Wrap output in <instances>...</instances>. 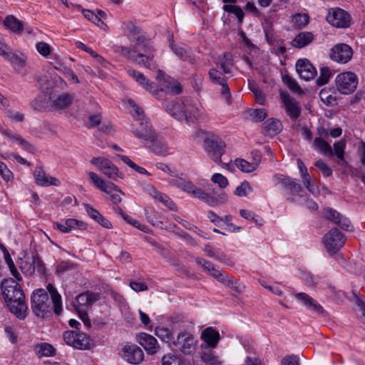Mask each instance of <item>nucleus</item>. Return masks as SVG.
Instances as JSON below:
<instances>
[{
	"label": "nucleus",
	"mask_w": 365,
	"mask_h": 365,
	"mask_svg": "<svg viewBox=\"0 0 365 365\" xmlns=\"http://www.w3.org/2000/svg\"><path fill=\"white\" fill-rule=\"evenodd\" d=\"M128 75L132 78L139 86L147 91L151 93L158 99H162L165 93L179 94L182 88L180 83L173 78L166 76L163 71H158L157 79L161 88H158L155 83L150 81L142 73L134 69L128 68Z\"/></svg>",
	"instance_id": "obj_1"
},
{
	"label": "nucleus",
	"mask_w": 365,
	"mask_h": 365,
	"mask_svg": "<svg viewBox=\"0 0 365 365\" xmlns=\"http://www.w3.org/2000/svg\"><path fill=\"white\" fill-rule=\"evenodd\" d=\"M47 292L43 289H37L31 295V309L34 314L41 318H45L53 312L59 315L62 312L61 297L52 284L47 285Z\"/></svg>",
	"instance_id": "obj_2"
},
{
	"label": "nucleus",
	"mask_w": 365,
	"mask_h": 365,
	"mask_svg": "<svg viewBox=\"0 0 365 365\" xmlns=\"http://www.w3.org/2000/svg\"><path fill=\"white\" fill-rule=\"evenodd\" d=\"M1 288L4 299L11 312L20 319H25L27 307L23 290L19 283L13 279H4Z\"/></svg>",
	"instance_id": "obj_3"
},
{
	"label": "nucleus",
	"mask_w": 365,
	"mask_h": 365,
	"mask_svg": "<svg viewBox=\"0 0 365 365\" xmlns=\"http://www.w3.org/2000/svg\"><path fill=\"white\" fill-rule=\"evenodd\" d=\"M130 104L133 105L135 111V114H133L135 121L131 125V133L146 145L149 141L155 140L158 133L153 128L150 121L144 117L143 110L135 105L133 101H130Z\"/></svg>",
	"instance_id": "obj_4"
},
{
	"label": "nucleus",
	"mask_w": 365,
	"mask_h": 365,
	"mask_svg": "<svg viewBox=\"0 0 365 365\" xmlns=\"http://www.w3.org/2000/svg\"><path fill=\"white\" fill-rule=\"evenodd\" d=\"M163 107L170 115L179 121L193 123L199 114L197 106L190 98L177 102H165Z\"/></svg>",
	"instance_id": "obj_5"
},
{
	"label": "nucleus",
	"mask_w": 365,
	"mask_h": 365,
	"mask_svg": "<svg viewBox=\"0 0 365 365\" xmlns=\"http://www.w3.org/2000/svg\"><path fill=\"white\" fill-rule=\"evenodd\" d=\"M100 299L98 293H94L87 291L78 294L75 299L73 304L76 311L78 312L79 317L83 321L86 327H91V321L87 314V310L95 302Z\"/></svg>",
	"instance_id": "obj_6"
},
{
	"label": "nucleus",
	"mask_w": 365,
	"mask_h": 365,
	"mask_svg": "<svg viewBox=\"0 0 365 365\" xmlns=\"http://www.w3.org/2000/svg\"><path fill=\"white\" fill-rule=\"evenodd\" d=\"M173 345L177 351L185 356H191L196 351L197 340L192 334L183 330L178 334L176 339L173 341Z\"/></svg>",
	"instance_id": "obj_7"
},
{
	"label": "nucleus",
	"mask_w": 365,
	"mask_h": 365,
	"mask_svg": "<svg viewBox=\"0 0 365 365\" xmlns=\"http://www.w3.org/2000/svg\"><path fill=\"white\" fill-rule=\"evenodd\" d=\"M225 143L221 140L211 137L204 140V148L208 157L214 162L225 168L227 163L222 162V155L225 153Z\"/></svg>",
	"instance_id": "obj_8"
},
{
	"label": "nucleus",
	"mask_w": 365,
	"mask_h": 365,
	"mask_svg": "<svg viewBox=\"0 0 365 365\" xmlns=\"http://www.w3.org/2000/svg\"><path fill=\"white\" fill-rule=\"evenodd\" d=\"M88 176L96 187L110 195L113 204L117 205L121 202V197L118 194V192H120V190L115 184L110 182H106L93 172H89Z\"/></svg>",
	"instance_id": "obj_9"
},
{
	"label": "nucleus",
	"mask_w": 365,
	"mask_h": 365,
	"mask_svg": "<svg viewBox=\"0 0 365 365\" xmlns=\"http://www.w3.org/2000/svg\"><path fill=\"white\" fill-rule=\"evenodd\" d=\"M114 50L117 53H121L123 56L130 59L133 62L143 65L148 68H152L153 66V58L148 55L140 53L137 50V47L134 49H130L128 47L123 46H115Z\"/></svg>",
	"instance_id": "obj_10"
},
{
	"label": "nucleus",
	"mask_w": 365,
	"mask_h": 365,
	"mask_svg": "<svg viewBox=\"0 0 365 365\" xmlns=\"http://www.w3.org/2000/svg\"><path fill=\"white\" fill-rule=\"evenodd\" d=\"M63 338L66 344L75 349H88L91 345V340L87 334L76 331H64Z\"/></svg>",
	"instance_id": "obj_11"
},
{
	"label": "nucleus",
	"mask_w": 365,
	"mask_h": 365,
	"mask_svg": "<svg viewBox=\"0 0 365 365\" xmlns=\"http://www.w3.org/2000/svg\"><path fill=\"white\" fill-rule=\"evenodd\" d=\"M120 356L126 362L138 365L144 359V353L138 345L126 343L120 349L118 352Z\"/></svg>",
	"instance_id": "obj_12"
},
{
	"label": "nucleus",
	"mask_w": 365,
	"mask_h": 365,
	"mask_svg": "<svg viewBox=\"0 0 365 365\" xmlns=\"http://www.w3.org/2000/svg\"><path fill=\"white\" fill-rule=\"evenodd\" d=\"M358 85V78L353 72H344L336 78V86L339 93L348 95L353 93Z\"/></svg>",
	"instance_id": "obj_13"
},
{
	"label": "nucleus",
	"mask_w": 365,
	"mask_h": 365,
	"mask_svg": "<svg viewBox=\"0 0 365 365\" xmlns=\"http://www.w3.org/2000/svg\"><path fill=\"white\" fill-rule=\"evenodd\" d=\"M326 19L329 24L336 28L345 29L351 25L350 14L340 8H331L328 11Z\"/></svg>",
	"instance_id": "obj_14"
},
{
	"label": "nucleus",
	"mask_w": 365,
	"mask_h": 365,
	"mask_svg": "<svg viewBox=\"0 0 365 365\" xmlns=\"http://www.w3.org/2000/svg\"><path fill=\"white\" fill-rule=\"evenodd\" d=\"M91 163L98 167V170L108 178L116 180L118 178H123V174L108 159L103 158H93Z\"/></svg>",
	"instance_id": "obj_15"
},
{
	"label": "nucleus",
	"mask_w": 365,
	"mask_h": 365,
	"mask_svg": "<svg viewBox=\"0 0 365 365\" xmlns=\"http://www.w3.org/2000/svg\"><path fill=\"white\" fill-rule=\"evenodd\" d=\"M344 242L345 237L337 228L331 229L324 237L325 247L330 255L336 253Z\"/></svg>",
	"instance_id": "obj_16"
},
{
	"label": "nucleus",
	"mask_w": 365,
	"mask_h": 365,
	"mask_svg": "<svg viewBox=\"0 0 365 365\" xmlns=\"http://www.w3.org/2000/svg\"><path fill=\"white\" fill-rule=\"evenodd\" d=\"M329 56L331 60L337 63H346L352 58L353 50L346 43H337L331 48Z\"/></svg>",
	"instance_id": "obj_17"
},
{
	"label": "nucleus",
	"mask_w": 365,
	"mask_h": 365,
	"mask_svg": "<svg viewBox=\"0 0 365 365\" xmlns=\"http://www.w3.org/2000/svg\"><path fill=\"white\" fill-rule=\"evenodd\" d=\"M279 96L286 113L291 119H297L301 115L302 110L299 103L291 97L287 92L281 91Z\"/></svg>",
	"instance_id": "obj_18"
},
{
	"label": "nucleus",
	"mask_w": 365,
	"mask_h": 365,
	"mask_svg": "<svg viewBox=\"0 0 365 365\" xmlns=\"http://www.w3.org/2000/svg\"><path fill=\"white\" fill-rule=\"evenodd\" d=\"M200 339L203 341L200 345L202 349H213L217 346L220 335L218 331L209 327L202 331Z\"/></svg>",
	"instance_id": "obj_19"
},
{
	"label": "nucleus",
	"mask_w": 365,
	"mask_h": 365,
	"mask_svg": "<svg viewBox=\"0 0 365 365\" xmlns=\"http://www.w3.org/2000/svg\"><path fill=\"white\" fill-rule=\"evenodd\" d=\"M324 217L329 221L339 225L344 230L349 231L352 230L350 221L332 208L327 207L324 209Z\"/></svg>",
	"instance_id": "obj_20"
},
{
	"label": "nucleus",
	"mask_w": 365,
	"mask_h": 365,
	"mask_svg": "<svg viewBox=\"0 0 365 365\" xmlns=\"http://www.w3.org/2000/svg\"><path fill=\"white\" fill-rule=\"evenodd\" d=\"M196 198L205 201L211 207H217L225 203L227 201L228 197L227 194L223 192L217 195H212L200 188L197 192Z\"/></svg>",
	"instance_id": "obj_21"
},
{
	"label": "nucleus",
	"mask_w": 365,
	"mask_h": 365,
	"mask_svg": "<svg viewBox=\"0 0 365 365\" xmlns=\"http://www.w3.org/2000/svg\"><path fill=\"white\" fill-rule=\"evenodd\" d=\"M137 341L140 344L148 354H155L160 349L157 339L147 333H140L137 335Z\"/></svg>",
	"instance_id": "obj_22"
},
{
	"label": "nucleus",
	"mask_w": 365,
	"mask_h": 365,
	"mask_svg": "<svg viewBox=\"0 0 365 365\" xmlns=\"http://www.w3.org/2000/svg\"><path fill=\"white\" fill-rule=\"evenodd\" d=\"M296 71L301 78L309 81L317 75L314 66L306 58L299 59L295 65Z\"/></svg>",
	"instance_id": "obj_23"
},
{
	"label": "nucleus",
	"mask_w": 365,
	"mask_h": 365,
	"mask_svg": "<svg viewBox=\"0 0 365 365\" xmlns=\"http://www.w3.org/2000/svg\"><path fill=\"white\" fill-rule=\"evenodd\" d=\"M295 298L301 302L308 310L317 313L323 314L324 310L323 307L312 297L304 292L295 294Z\"/></svg>",
	"instance_id": "obj_24"
},
{
	"label": "nucleus",
	"mask_w": 365,
	"mask_h": 365,
	"mask_svg": "<svg viewBox=\"0 0 365 365\" xmlns=\"http://www.w3.org/2000/svg\"><path fill=\"white\" fill-rule=\"evenodd\" d=\"M34 176L36 183L40 186L55 185L58 186L60 181L56 178L47 176L41 167H36L34 171Z\"/></svg>",
	"instance_id": "obj_25"
},
{
	"label": "nucleus",
	"mask_w": 365,
	"mask_h": 365,
	"mask_svg": "<svg viewBox=\"0 0 365 365\" xmlns=\"http://www.w3.org/2000/svg\"><path fill=\"white\" fill-rule=\"evenodd\" d=\"M169 184L171 186L176 187L185 192H187L194 197H196L197 192L200 190V188L197 187L190 180L181 178L170 180L169 181Z\"/></svg>",
	"instance_id": "obj_26"
},
{
	"label": "nucleus",
	"mask_w": 365,
	"mask_h": 365,
	"mask_svg": "<svg viewBox=\"0 0 365 365\" xmlns=\"http://www.w3.org/2000/svg\"><path fill=\"white\" fill-rule=\"evenodd\" d=\"M170 47L175 55L182 61L190 63H193L195 62V58L192 56V51L187 45H175L171 43Z\"/></svg>",
	"instance_id": "obj_27"
},
{
	"label": "nucleus",
	"mask_w": 365,
	"mask_h": 365,
	"mask_svg": "<svg viewBox=\"0 0 365 365\" xmlns=\"http://www.w3.org/2000/svg\"><path fill=\"white\" fill-rule=\"evenodd\" d=\"M148 191L155 200L162 202L170 210H176L175 204L167 195L158 191L153 186L151 185L148 187Z\"/></svg>",
	"instance_id": "obj_28"
},
{
	"label": "nucleus",
	"mask_w": 365,
	"mask_h": 365,
	"mask_svg": "<svg viewBox=\"0 0 365 365\" xmlns=\"http://www.w3.org/2000/svg\"><path fill=\"white\" fill-rule=\"evenodd\" d=\"M314 39V35L309 31H302L295 36L291 41L293 47L302 48L309 45Z\"/></svg>",
	"instance_id": "obj_29"
},
{
	"label": "nucleus",
	"mask_w": 365,
	"mask_h": 365,
	"mask_svg": "<svg viewBox=\"0 0 365 365\" xmlns=\"http://www.w3.org/2000/svg\"><path fill=\"white\" fill-rule=\"evenodd\" d=\"M73 100V96L68 93L53 96L52 98V107L57 110L64 109L68 107Z\"/></svg>",
	"instance_id": "obj_30"
},
{
	"label": "nucleus",
	"mask_w": 365,
	"mask_h": 365,
	"mask_svg": "<svg viewBox=\"0 0 365 365\" xmlns=\"http://www.w3.org/2000/svg\"><path fill=\"white\" fill-rule=\"evenodd\" d=\"M124 32L128 38L135 39L138 44L144 41V36L141 34V30L131 21L124 24Z\"/></svg>",
	"instance_id": "obj_31"
},
{
	"label": "nucleus",
	"mask_w": 365,
	"mask_h": 365,
	"mask_svg": "<svg viewBox=\"0 0 365 365\" xmlns=\"http://www.w3.org/2000/svg\"><path fill=\"white\" fill-rule=\"evenodd\" d=\"M313 148L323 153L324 155L332 158L334 152L330 144L322 138L317 137L313 141Z\"/></svg>",
	"instance_id": "obj_32"
},
{
	"label": "nucleus",
	"mask_w": 365,
	"mask_h": 365,
	"mask_svg": "<svg viewBox=\"0 0 365 365\" xmlns=\"http://www.w3.org/2000/svg\"><path fill=\"white\" fill-rule=\"evenodd\" d=\"M282 125L278 120L269 118L264 123V133L269 136H275L282 130Z\"/></svg>",
	"instance_id": "obj_33"
},
{
	"label": "nucleus",
	"mask_w": 365,
	"mask_h": 365,
	"mask_svg": "<svg viewBox=\"0 0 365 365\" xmlns=\"http://www.w3.org/2000/svg\"><path fill=\"white\" fill-rule=\"evenodd\" d=\"M4 24L6 29L16 34L21 33L24 29L22 22L12 15L6 17L4 21Z\"/></svg>",
	"instance_id": "obj_34"
},
{
	"label": "nucleus",
	"mask_w": 365,
	"mask_h": 365,
	"mask_svg": "<svg viewBox=\"0 0 365 365\" xmlns=\"http://www.w3.org/2000/svg\"><path fill=\"white\" fill-rule=\"evenodd\" d=\"M199 356L205 365H222V362L220 357L211 351L202 350L199 352Z\"/></svg>",
	"instance_id": "obj_35"
},
{
	"label": "nucleus",
	"mask_w": 365,
	"mask_h": 365,
	"mask_svg": "<svg viewBox=\"0 0 365 365\" xmlns=\"http://www.w3.org/2000/svg\"><path fill=\"white\" fill-rule=\"evenodd\" d=\"M336 93L334 90L324 88L319 92L321 101L328 106H334L336 104Z\"/></svg>",
	"instance_id": "obj_36"
},
{
	"label": "nucleus",
	"mask_w": 365,
	"mask_h": 365,
	"mask_svg": "<svg viewBox=\"0 0 365 365\" xmlns=\"http://www.w3.org/2000/svg\"><path fill=\"white\" fill-rule=\"evenodd\" d=\"M153 153L157 155H165L168 153V147L167 144L161 139L158 133H157V138L153 141H149L148 143Z\"/></svg>",
	"instance_id": "obj_37"
},
{
	"label": "nucleus",
	"mask_w": 365,
	"mask_h": 365,
	"mask_svg": "<svg viewBox=\"0 0 365 365\" xmlns=\"http://www.w3.org/2000/svg\"><path fill=\"white\" fill-rule=\"evenodd\" d=\"M161 365H189L182 358L176 354L169 353L163 356Z\"/></svg>",
	"instance_id": "obj_38"
},
{
	"label": "nucleus",
	"mask_w": 365,
	"mask_h": 365,
	"mask_svg": "<svg viewBox=\"0 0 365 365\" xmlns=\"http://www.w3.org/2000/svg\"><path fill=\"white\" fill-rule=\"evenodd\" d=\"M218 63L224 73H231L233 66V57L231 53L226 52L218 59Z\"/></svg>",
	"instance_id": "obj_39"
},
{
	"label": "nucleus",
	"mask_w": 365,
	"mask_h": 365,
	"mask_svg": "<svg viewBox=\"0 0 365 365\" xmlns=\"http://www.w3.org/2000/svg\"><path fill=\"white\" fill-rule=\"evenodd\" d=\"M19 267L22 272L26 274H32L35 272V261H34L33 256L30 258L29 257H24L21 259Z\"/></svg>",
	"instance_id": "obj_40"
},
{
	"label": "nucleus",
	"mask_w": 365,
	"mask_h": 365,
	"mask_svg": "<svg viewBox=\"0 0 365 365\" xmlns=\"http://www.w3.org/2000/svg\"><path fill=\"white\" fill-rule=\"evenodd\" d=\"M249 88L255 95L256 101L260 105H263L265 102V96L258 85L254 81H249Z\"/></svg>",
	"instance_id": "obj_41"
},
{
	"label": "nucleus",
	"mask_w": 365,
	"mask_h": 365,
	"mask_svg": "<svg viewBox=\"0 0 365 365\" xmlns=\"http://www.w3.org/2000/svg\"><path fill=\"white\" fill-rule=\"evenodd\" d=\"M195 262L197 264L202 267L205 272L212 277L214 276V274H215V271H217L219 269L217 266H215L211 262L201 257H197L195 259Z\"/></svg>",
	"instance_id": "obj_42"
},
{
	"label": "nucleus",
	"mask_w": 365,
	"mask_h": 365,
	"mask_svg": "<svg viewBox=\"0 0 365 365\" xmlns=\"http://www.w3.org/2000/svg\"><path fill=\"white\" fill-rule=\"evenodd\" d=\"M36 351L39 357L51 356L55 355L56 349L49 344L42 343L36 346Z\"/></svg>",
	"instance_id": "obj_43"
},
{
	"label": "nucleus",
	"mask_w": 365,
	"mask_h": 365,
	"mask_svg": "<svg viewBox=\"0 0 365 365\" xmlns=\"http://www.w3.org/2000/svg\"><path fill=\"white\" fill-rule=\"evenodd\" d=\"M155 334L164 342L173 344L175 340L173 333L168 328L158 327L155 329Z\"/></svg>",
	"instance_id": "obj_44"
},
{
	"label": "nucleus",
	"mask_w": 365,
	"mask_h": 365,
	"mask_svg": "<svg viewBox=\"0 0 365 365\" xmlns=\"http://www.w3.org/2000/svg\"><path fill=\"white\" fill-rule=\"evenodd\" d=\"M282 82L289 88V89L298 94L303 93L302 88L299 86L298 83L295 79L289 75H284L282 76Z\"/></svg>",
	"instance_id": "obj_45"
},
{
	"label": "nucleus",
	"mask_w": 365,
	"mask_h": 365,
	"mask_svg": "<svg viewBox=\"0 0 365 365\" xmlns=\"http://www.w3.org/2000/svg\"><path fill=\"white\" fill-rule=\"evenodd\" d=\"M222 9L225 12L235 14L238 21L242 22L245 14L240 6L234 4H224Z\"/></svg>",
	"instance_id": "obj_46"
},
{
	"label": "nucleus",
	"mask_w": 365,
	"mask_h": 365,
	"mask_svg": "<svg viewBox=\"0 0 365 365\" xmlns=\"http://www.w3.org/2000/svg\"><path fill=\"white\" fill-rule=\"evenodd\" d=\"M346 148V143L344 140H338L333 145L334 155H336L339 160L344 161V152Z\"/></svg>",
	"instance_id": "obj_47"
},
{
	"label": "nucleus",
	"mask_w": 365,
	"mask_h": 365,
	"mask_svg": "<svg viewBox=\"0 0 365 365\" xmlns=\"http://www.w3.org/2000/svg\"><path fill=\"white\" fill-rule=\"evenodd\" d=\"M235 164L240 170L245 173H251L257 168V165L255 163H249L244 159H237Z\"/></svg>",
	"instance_id": "obj_48"
},
{
	"label": "nucleus",
	"mask_w": 365,
	"mask_h": 365,
	"mask_svg": "<svg viewBox=\"0 0 365 365\" xmlns=\"http://www.w3.org/2000/svg\"><path fill=\"white\" fill-rule=\"evenodd\" d=\"M331 76V71L328 67H322L320 69V75L317 78V84L323 86L328 83Z\"/></svg>",
	"instance_id": "obj_49"
},
{
	"label": "nucleus",
	"mask_w": 365,
	"mask_h": 365,
	"mask_svg": "<svg viewBox=\"0 0 365 365\" xmlns=\"http://www.w3.org/2000/svg\"><path fill=\"white\" fill-rule=\"evenodd\" d=\"M208 75L210 81L215 84L220 85L227 81L222 73L215 68L210 69Z\"/></svg>",
	"instance_id": "obj_50"
},
{
	"label": "nucleus",
	"mask_w": 365,
	"mask_h": 365,
	"mask_svg": "<svg viewBox=\"0 0 365 365\" xmlns=\"http://www.w3.org/2000/svg\"><path fill=\"white\" fill-rule=\"evenodd\" d=\"M252 190L250 183L247 181H244L236 187L235 194L240 197L247 196Z\"/></svg>",
	"instance_id": "obj_51"
},
{
	"label": "nucleus",
	"mask_w": 365,
	"mask_h": 365,
	"mask_svg": "<svg viewBox=\"0 0 365 365\" xmlns=\"http://www.w3.org/2000/svg\"><path fill=\"white\" fill-rule=\"evenodd\" d=\"M303 184L305 187L311 192L313 195L317 196L319 195V187L314 184L311 176L306 178L302 180Z\"/></svg>",
	"instance_id": "obj_52"
},
{
	"label": "nucleus",
	"mask_w": 365,
	"mask_h": 365,
	"mask_svg": "<svg viewBox=\"0 0 365 365\" xmlns=\"http://www.w3.org/2000/svg\"><path fill=\"white\" fill-rule=\"evenodd\" d=\"M66 225L68 227L70 232L75 229H78V230H86V225L83 222L78 220L74 218H69V219L66 220Z\"/></svg>",
	"instance_id": "obj_53"
},
{
	"label": "nucleus",
	"mask_w": 365,
	"mask_h": 365,
	"mask_svg": "<svg viewBox=\"0 0 365 365\" xmlns=\"http://www.w3.org/2000/svg\"><path fill=\"white\" fill-rule=\"evenodd\" d=\"M54 68L62 72L66 78L72 80L74 83H78L79 82L77 76L71 68L61 65H60V67L55 66Z\"/></svg>",
	"instance_id": "obj_54"
},
{
	"label": "nucleus",
	"mask_w": 365,
	"mask_h": 365,
	"mask_svg": "<svg viewBox=\"0 0 365 365\" xmlns=\"http://www.w3.org/2000/svg\"><path fill=\"white\" fill-rule=\"evenodd\" d=\"M204 252L206 253V255L215 259L222 261L225 255L222 254H220L219 252L216 251L211 245H207L204 247Z\"/></svg>",
	"instance_id": "obj_55"
},
{
	"label": "nucleus",
	"mask_w": 365,
	"mask_h": 365,
	"mask_svg": "<svg viewBox=\"0 0 365 365\" xmlns=\"http://www.w3.org/2000/svg\"><path fill=\"white\" fill-rule=\"evenodd\" d=\"M294 24L299 28L305 26L309 22V16L306 14H297L293 16Z\"/></svg>",
	"instance_id": "obj_56"
},
{
	"label": "nucleus",
	"mask_w": 365,
	"mask_h": 365,
	"mask_svg": "<svg viewBox=\"0 0 365 365\" xmlns=\"http://www.w3.org/2000/svg\"><path fill=\"white\" fill-rule=\"evenodd\" d=\"M314 165L322 171L324 177H329L332 175V170L323 160H317Z\"/></svg>",
	"instance_id": "obj_57"
},
{
	"label": "nucleus",
	"mask_w": 365,
	"mask_h": 365,
	"mask_svg": "<svg viewBox=\"0 0 365 365\" xmlns=\"http://www.w3.org/2000/svg\"><path fill=\"white\" fill-rule=\"evenodd\" d=\"M4 133H5L7 136L11 138L14 139L16 143L22 145V146L26 149L29 150L31 148V145L25 140L22 139L19 135H14L11 131L10 130H4Z\"/></svg>",
	"instance_id": "obj_58"
},
{
	"label": "nucleus",
	"mask_w": 365,
	"mask_h": 365,
	"mask_svg": "<svg viewBox=\"0 0 365 365\" xmlns=\"http://www.w3.org/2000/svg\"><path fill=\"white\" fill-rule=\"evenodd\" d=\"M211 180L219 185L220 188H225L228 185V180L227 178L222 175L220 173H215L212 178Z\"/></svg>",
	"instance_id": "obj_59"
},
{
	"label": "nucleus",
	"mask_w": 365,
	"mask_h": 365,
	"mask_svg": "<svg viewBox=\"0 0 365 365\" xmlns=\"http://www.w3.org/2000/svg\"><path fill=\"white\" fill-rule=\"evenodd\" d=\"M0 175L6 181H10L13 178V174L11 170L7 168L6 164L0 161Z\"/></svg>",
	"instance_id": "obj_60"
},
{
	"label": "nucleus",
	"mask_w": 365,
	"mask_h": 365,
	"mask_svg": "<svg viewBox=\"0 0 365 365\" xmlns=\"http://www.w3.org/2000/svg\"><path fill=\"white\" fill-rule=\"evenodd\" d=\"M274 180L277 185L288 189L289 177L281 174H277L274 176Z\"/></svg>",
	"instance_id": "obj_61"
},
{
	"label": "nucleus",
	"mask_w": 365,
	"mask_h": 365,
	"mask_svg": "<svg viewBox=\"0 0 365 365\" xmlns=\"http://www.w3.org/2000/svg\"><path fill=\"white\" fill-rule=\"evenodd\" d=\"M302 279L307 286H314L318 282V277L309 272H304Z\"/></svg>",
	"instance_id": "obj_62"
},
{
	"label": "nucleus",
	"mask_w": 365,
	"mask_h": 365,
	"mask_svg": "<svg viewBox=\"0 0 365 365\" xmlns=\"http://www.w3.org/2000/svg\"><path fill=\"white\" fill-rule=\"evenodd\" d=\"M267 115L266 110L262 108L255 109L250 113V116L257 122L262 121Z\"/></svg>",
	"instance_id": "obj_63"
},
{
	"label": "nucleus",
	"mask_w": 365,
	"mask_h": 365,
	"mask_svg": "<svg viewBox=\"0 0 365 365\" xmlns=\"http://www.w3.org/2000/svg\"><path fill=\"white\" fill-rule=\"evenodd\" d=\"M36 47L38 52L44 57H47L51 53V46L45 42H38Z\"/></svg>",
	"instance_id": "obj_64"
}]
</instances>
